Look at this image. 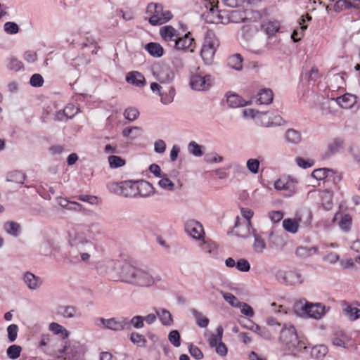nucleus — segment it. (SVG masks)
I'll return each instance as SVG.
<instances>
[{
	"instance_id": "obj_12",
	"label": "nucleus",
	"mask_w": 360,
	"mask_h": 360,
	"mask_svg": "<svg viewBox=\"0 0 360 360\" xmlns=\"http://www.w3.org/2000/svg\"><path fill=\"white\" fill-rule=\"evenodd\" d=\"M122 195L126 198H136L143 196L139 188V181H122Z\"/></svg>"
},
{
	"instance_id": "obj_23",
	"label": "nucleus",
	"mask_w": 360,
	"mask_h": 360,
	"mask_svg": "<svg viewBox=\"0 0 360 360\" xmlns=\"http://www.w3.org/2000/svg\"><path fill=\"white\" fill-rule=\"evenodd\" d=\"M72 231L73 232L69 233L70 237L69 240L70 246L80 243H86V242H91L86 238V233L84 231H77L76 229H73Z\"/></svg>"
},
{
	"instance_id": "obj_26",
	"label": "nucleus",
	"mask_w": 360,
	"mask_h": 360,
	"mask_svg": "<svg viewBox=\"0 0 360 360\" xmlns=\"http://www.w3.org/2000/svg\"><path fill=\"white\" fill-rule=\"evenodd\" d=\"M172 17L173 15L169 11H164L162 8L160 18L153 16L148 18V22L151 25H160L170 20Z\"/></svg>"
},
{
	"instance_id": "obj_44",
	"label": "nucleus",
	"mask_w": 360,
	"mask_h": 360,
	"mask_svg": "<svg viewBox=\"0 0 360 360\" xmlns=\"http://www.w3.org/2000/svg\"><path fill=\"white\" fill-rule=\"evenodd\" d=\"M328 353V348L323 345L314 346L311 351V355L314 359H321L324 357Z\"/></svg>"
},
{
	"instance_id": "obj_31",
	"label": "nucleus",
	"mask_w": 360,
	"mask_h": 360,
	"mask_svg": "<svg viewBox=\"0 0 360 360\" xmlns=\"http://www.w3.org/2000/svg\"><path fill=\"white\" fill-rule=\"evenodd\" d=\"M280 28V24L278 21H267L262 25V30L265 32L268 37L274 36Z\"/></svg>"
},
{
	"instance_id": "obj_18",
	"label": "nucleus",
	"mask_w": 360,
	"mask_h": 360,
	"mask_svg": "<svg viewBox=\"0 0 360 360\" xmlns=\"http://www.w3.org/2000/svg\"><path fill=\"white\" fill-rule=\"evenodd\" d=\"M352 8H360V0H338L334 4L333 9L335 12L339 13Z\"/></svg>"
},
{
	"instance_id": "obj_10",
	"label": "nucleus",
	"mask_w": 360,
	"mask_h": 360,
	"mask_svg": "<svg viewBox=\"0 0 360 360\" xmlns=\"http://www.w3.org/2000/svg\"><path fill=\"white\" fill-rule=\"evenodd\" d=\"M153 75L160 83H170L175 77L174 72L167 65L157 66L153 71Z\"/></svg>"
},
{
	"instance_id": "obj_30",
	"label": "nucleus",
	"mask_w": 360,
	"mask_h": 360,
	"mask_svg": "<svg viewBox=\"0 0 360 360\" xmlns=\"http://www.w3.org/2000/svg\"><path fill=\"white\" fill-rule=\"evenodd\" d=\"M144 48L151 56L155 58H160L164 54L162 46L157 42H149Z\"/></svg>"
},
{
	"instance_id": "obj_53",
	"label": "nucleus",
	"mask_w": 360,
	"mask_h": 360,
	"mask_svg": "<svg viewBox=\"0 0 360 360\" xmlns=\"http://www.w3.org/2000/svg\"><path fill=\"white\" fill-rule=\"evenodd\" d=\"M52 248V241L49 239H46L41 243L39 252L42 255L49 256L51 254Z\"/></svg>"
},
{
	"instance_id": "obj_49",
	"label": "nucleus",
	"mask_w": 360,
	"mask_h": 360,
	"mask_svg": "<svg viewBox=\"0 0 360 360\" xmlns=\"http://www.w3.org/2000/svg\"><path fill=\"white\" fill-rule=\"evenodd\" d=\"M344 314L352 320H356L360 317V309L356 307H352L349 305L345 306L343 309Z\"/></svg>"
},
{
	"instance_id": "obj_59",
	"label": "nucleus",
	"mask_w": 360,
	"mask_h": 360,
	"mask_svg": "<svg viewBox=\"0 0 360 360\" xmlns=\"http://www.w3.org/2000/svg\"><path fill=\"white\" fill-rule=\"evenodd\" d=\"M66 113V120L72 119L75 115L79 112V108L72 103H68L64 108Z\"/></svg>"
},
{
	"instance_id": "obj_36",
	"label": "nucleus",
	"mask_w": 360,
	"mask_h": 360,
	"mask_svg": "<svg viewBox=\"0 0 360 360\" xmlns=\"http://www.w3.org/2000/svg\"><path fill=\"white\" fill-rule=\"evenodd\" d=\"M142 133V129L139 127H129L122 129V134L123 137L134 140L140 136Z\"/></svg>"
},
{
	"instance_id": "obj_7",
	"label": "nucleus",
	"mask_w": 360,
	"mask_h": 360,
	"mask_svg": "<svg viewBox=\"0 0 360 360\" xmlns=\"http://www.w3.org/2000/svg\"><path fill=\"white\" fill-rule=\"evenodd\" d=\"M190 86L192 89L196 91H206L212 85V78L210 75H202L195 73L190 78Z\"/></svg>"
},
{
	"instance_id": "obj_43",
	"label": "nucleus",
	"mask_w": 360,
	"mask_h": 360,
	"mask_svg": "<svg viewBox=\"0 0 360 360\" xmlns=\"http://www.w3.org/2000/svg\"><path fill=\"white\" fill-rule=\"evenodd\" d=\"M224 4L231 8L245 7L255 4L257 0H223Z\"/></svg>"
},
{
	"instance_id": "obj_17",
	"label": "nucleus",
	"mask_w": 360,
	"mask_h": 360,
	"mask_svg": "<svg viewBox=\"0 0 360 360\" xmlns=\"http://www.w3.org/2000/svg\"><path fill=\"white\" fill-rule=\"evenodd\" d=\"M344 146L345 141L342 138L335 137L331 139L328 143L326 156L328 157L335 154L339 150L343 149Z\"/></svg>"
},
{
	"instance_id": "obj_38",
	"label": "nucleus",
	"mask_w": 360,
	"mask_h": 360,
	"mask_svg": "<svg viewBox=\"0 0 360 360\" xmlns=\"http://www.w3.org/2000/svg\"><path fill=\"white\" fill-rule=\"evenodd\" d=\"M190 311L196 321V324L199 327L206 328L208 326L210 323V320L208 318L203 316L201 312L198 311L197 309L194 308L191 309Z\"/></svg>"
},
{
	"instance_id": "obj_5",
	"label": "nucleus",
	"mask_w": 360,
	"mask_h": 360,
	"mask_svg": "<svg viewBox=\"0 0 360 360\" xmlns=\"http://www.w3.org/2000/svg\"><path fill=\"white\" fill-rule=\"evenodd\" d=\"M241 214L246 219V221L240 224L239 217H236L235 235L242 238H247L251 236V230L253 229L250 222V219L253 217V212L248 208H242Z\"/></svg>"
},
{
	"instance_id": "obj_61",
	"label": "nucleus",
	"mask_w": 360,
	"mask_h": 360,
	"mask_svg": "<svg viewBox=\"0 0 360 360\" xmlns=\"http://www.w3.org/2000/svg\"><path fill=\"white\" fill-rule=\"evenodd\" d=\"M7 67L11 70L18 72L23 69V64L16 58H11Z\"/></svg>"
},
{
	"instance_id": "obj_11",
	"label": "nucleus",
	"mask_w": 360,
	"mask_h": 360,
	"mask_svg": "<svg viewBox=\"0 0 360 360\" xmlns=\"http://www.w3.org/2000/svg\"><path fill=\"white\" fill-rule=\"evenodd\" d=\"M186 233L195 240L204 238V229L202 224L194 219L188 220L184 226Z\"/></svg>"
},
{
	"instance_id": "obj_57",
	"label": "nucleus",
	"mask_w": 360,
	"mask_h": 360,
	"mask_svg": "<svg viewBox=\"0 0 360 360\" xmlns=\"http://www.w3.org/2000/svg\"><path fill=\"white\" fill-rule=\"evenodd\" d=\"M161 179L158 181V185L164 188L169 191H173L174 188V184L167 177L166 174H163L160 177Z\"/></svg>"
},
{
	"instance_id": "obj_20",
	"label": "nucleus",
	"mask_w": 360,
	"mask_h": 360,
	"mask_svg": "<svg viewBox=\"0 0 360 360\" xmlns=\"http://www.w3.org/2000/svg\"><path fill=\"white\" fill-rule=\"evenodd\" d=\"M311 20V16L309 14H306L305 15H302L300 19L298 20V24L300 28H296L294 30V42H296L301 39V38L304 36V31L307 28V25L306 24L307 21H310Z\"/></svg>"
},
{
	"instance_id": "obj_52",
	"label": "nucleus",
	"mask_w": 360,
	"mask_h": 360,
	"mask_svg": "<svg viewBox=\"0 0 360 360\" xmlns=\"http://www.w3.org/2000/svg\"><path fill=\"white\" fill-rule=\"evenodd\" d=\"M260 161L259 159L250 158L246 162V167L250 172L257 174L259 172Z\"/></svg>"
},
{
	"instance_id": "obj_35",
	"label": "nucleus",
	"mask_w": 360,
	"mask_h": 360,
	"mask_svg": "<svg viewBox=\"0 0 360 360\" xmlns=\"http://www.w3.org/2000/svg\"><path fill=\"white\" fill-rule=\"evenodd\" d=\"M248 11V10H245V11H232L230 12L229 15V19L226 22H224V21H221L222 23H226L228 22H235V23H238V22H245V20L247 19V15H246V12Z\"/></svg>"
},
{
	"instance_id": "obj_54",
	"label": "nucleus",
	"mask_w": 360,
	"mask_h": 360,
	"mask_svg": "<svg viewBox=\"0 0 360 360\" xmlns=\"http://www.w3.org/2000/svg\"><path fill=\"white\" fill-rule=\"evenodd\" d=\"M168 340L175 347H179L181 345V335L177 330H172L169 332Z\"/></svg>"
},
{
	"instance_id": "obj_50",
	"label": "nucleus",
	"mask_w": 360,
	"mask_h": 360,
	"mask_svg": "<svg viewBox=\"0 0 360 360\" xmlns=\"http://www.w3.org/2000/svg\"><path fill=\"white\" fill-rule=\"evenodd\" d=\"M21 352L22 347L20 345H12L8 347L6 354L9 359L15 360L20 356Z\"/></svg>"
},
{
	"instance_id": "obj_3",
	"label": "nucleus",
	"mask_w": 360,
	"mask_h": 360,
	"mask_svg": "<svg viewBox=\"0 0 360 360\" xmlns=\"http://www.w3.org/2000/svg\"><path fill=\"white\" fill-rule=\"evenodd\" d=\"M219 45L218 39L212 30H208L205 36L200 56L205 64L210 65L214 60L217 47Z\"/></svg>"
},
{
	"instance_id": "obj_62",
	"label": "nucleus",
	"mask_w": 360,
	"mask_h": 360,
	"mask_svg": "<svg viewBox=\"0 0 360 360\" xmlns=\"http://www.w3.org/2000/svg\"><path fill=\"white\" fill-rule=\"evenodd\" d=\"M108 191L114 194L122 195V184L120 182H110L107 185Z\"/></svg>"
},
{
	"instance_id": "obj_15",
	"label": "nucleus",
	"mask_w": 360,
	"mask_h": 360,
	"mask_svg": "<svg viewBox=\"0 0 360 360\" xmlns=\"http://www.w3.org/2000/svg\"><path fill=\"white\" fill-rule=\"evenodd\" d=\"M226 102L230 108H236L248 105L251 101H246L237 94L228 92L226 94Z\"/></svg>"
},
{
	"instance_id": "obj_22",
	"label": "nucleus",
	"mask_w": 360,
	"mask_h": 360,
	"mask_svg": "<svg viewBox=\"0 0 360 360\" xmlns=\"http://www.w3.org/2000/svg\"><path fill=\"white\" fill-rule=\"evenodd\" d=\"M335 172L333 169L328 168H319L313 171L311 176L316 180H335Z\"/></svg>"
},
{
	"instance_id": "obj_9",
	"label": "nucleus",
	"mask_w": 360,
	"mask_h": 360,
	"mask_svg": "<svg viewBox=\"0 0 360 360\" xmlns=\"http://www.w3.org/2000/svg\"><path fill=\"white\" fill-rule=\"evenodd\" d=\"M312 214L309 208L304 207L297 211L294 217V233L299 227H305L311 224Z\"/></svg>"
},
{
	"instance_id": "obj_1",
	"label": "nucleus",
	"mask_w": 360,
	"mask_h": 360,
	"mask_svg": "<svg viewBox=\"0 0 360 360\" xmlns=\"http://www.w3.org/2000/svg\"><path fill=\"white\" fill-rule=\"evenodd\" d=\"M107 268L106 273L110 278L138 286L148 287L161 280L160 276L153 277L148 272L127 262L110 261Z\"/></svg>"
},
{
	"instance_id": "obj_55",
	"label": "nucleus",
	"mask_w": 360,
	"mask_h": 360,
	"mask_svg": "<svg viewBox=\"0 0 360 360\" xmlns=\"http://www.w3.org/2000/svg\"><path fill=\"white\" fill-rule=\"evenodd\" d=\"M237 307L240 308V312L246 316L252 317L255 312L251 306L243 302H238Z\"/></svg>"
},
{
	"instance_id": "obj_56",
	"label": "nucleus",
	"mask_w": 360,
	"mask_h": 360,
	"mask_svg": "<svg viewBox=\"0 0 360 360\" xmlns=\"http://www.w3.org/2000/svg\"><path fill=\"white\" fill-rule=\"evenodd\" d=\"M108 162L111 168H118L125 165V160L121 157L117 155L109 156Z\"/></svg>"
},
{
	"instance_id": "obj_46",
	"label": "nucleus",
	"mask_w": 360,
	"mask_h": 360,
	"mask_svg": "<svg viewBox=\"0 0 360 360\" xmlns=\"http://www.w3.org/2000/svg\"><path fill=\"white\" fill-rule=\"evenodd\" d=\"M318 249L316 247L306 248L299 247L296 250V255L301 257H308L313 255L316 254Z\"/></svg>"
},
{
	"instance_id": "obj_41",
	"label": "nucleus",
	"mask_w": 360,
	"mask_h": 360,
	"mask_svg": "<svg viewBox=\"0 0 360 360\" xmlns=\"http://www.w3.org/2000/svg\"><path fill=\"white\" fill-rule=\"evenodd\" d=\"M162 4L152 2L148 4L146 13L148 15H149V18L155 16L160 18V13L162 12Z\"/></svg>"
},
{
	"instance_id": "obj_28",
	"label": "nucleus",
	"mask_w": 360,
	"mask_h": 360,
	"mask_svg": "<svg viewBox=\"0 0 360 360\" xmlns=\"http://www.w3.org/2000/svg\"><path fill=\"white\" fill-rule=\"evenodd\" d=\"M257 103L268 105L273 101L274 94L270 89H262L257 94Z\"/></svg>"
},
{
	"instance_id": "obj_33",
	"label": "nucleus",
	"mask_w": 360,
	"mask_h": 360,
	"mask_svg": "<svg viewBox=\"0 0 360 360\" xmlns=\"http://www.w3.org/2000/svg\"><path fill=\"white\" fill-rule=\"evenodd\" d=\"M251 236H252L255 238V241L253 243L254 250L257 253L263 252L264 250L266 248V243L264 239L261 237L259 234L257 233V231L255 229H252Z\"/></svg>"
},
{
	"instance_id": "obj_39",
	"label": "nucleus",
	"mask_w": 360,
	"mask_h": 360,
	"mask_svg": "<svg viewBox=\"0 0 360 360\" xmlns=\"http://www.w3.org/2000/svg\"><path fill=\"white\" fill-rule=\"evenodd\" d=\"M243 58L240 54H234L228 59L229 65L236 70H240L243 68Z\"/></svg>"
},
{
	"instance_id": "obj_29",
	"label": "nucleus",
	"mask_w": 360,
	"mask_h": 360,
	"mask_svg": "<svg viewBox=\"0 0 360 360\" xmlns=\"http://www.w3.org/2000/svg\"><path fill=\"white\" fill-rule=\"evenodd\" d=\"M203 242L200 245L201 250L211 257H216L218 255L217 246L212 240L202 238Z\"/></svg>"
},
{
	"instance_id": "obj_32",
	"label": "nucleus",
	"mask_w": 360,
	"mask_h": 360,
	"mask_svg": "<svg viewBox=\"0 0 360 360\" xmlns=\"http://www.w3.org/2000/svg\"><path fill=\"white\" fill-rule=\"evenodd\" d=\"M4 229L8 234L15 238L18 237L21 233L20 225L15 221H8L4 223Z\"/></svg>"
},
{
	"instance_id": "obj_58",
	"label": "nucleus",
	"mask_w": 360,
	"mask_h": 360,
	"mask_svg": "<svg viewBox=\"0 0 360 360\" xmlns=\"http://www.w3.org/2000/svg\"><path fill=\"white\" fill-rule=\"evenodd\" d=\"M139 110L135 108H128L124 112V116L127 120L132 122L138 118Z\"/></svg>"
},
{
	"instance_id": "obj_19",
	"label": "nucleus",
	"mask_w": 360,
	"mask_h": 360,
	"mask_svg": "<svg viewBox=\"0 0 360 360\" xmlns=\"http://www.w3.org/2000/svg\"><path fill=\"white\" fill-rule=\"evenodd\" d=\"M126 81L138 87H143L146 83L144 76L138 71L129 72L126 76Z\"/></svg>"
},
{
	"instance_id": "obj_64",
	"label": "nucleus",
	"mask_w": 360,
	"mask_h": 360,
	"mask_svg": "<svg viewBox=\"0 0 360 360\" xmlns=\"http://www.w3.org/2000/svg\"><path fill=\"white\" fill-rule=\"evenodd\" d=\"M289 182L288 179L285 176L278 179L274 183V188L277 191H284L289 188Z\"/></svg>"
},
{
	"instance_id": "obj_2",
	"label": "nucleus",
	"mask_w": 360,
	"mask_h": 360,
	"mask_svg": "<svg viewBox=\"0 0 360 360\" xmlns=\"http://www.w3.org/2000/svg\"><path fill=\"white\" fill-rule=\"evenodd\" d=\"M326 312V306L320 302H309L304 299L294 303V313L302 318L320 320Z\"/></svg>"
},
{
	"instance_id": "obj_6",
	"label": "nucleus",
	"mask_w": 360,
	"mask_h": 360,
	"mask_svg": "<svg viewBox=\"0 0 360 360\" xmlns=\"http://www.w3.org/2000/svg\"><path fill=\"white\" fill-rule=\"evenodd\" d=\"M95 324L96 326H103L104 328L111 330L113 331H121L127 330V318H97L95 320Z\"/></svg>"
},
{
	"instance_id": "obj_63",
	"label": "nucleus",
	"mask_w": 360,
	"mask_h": 360,
	"mask_svg": "<svg viewBox=\"0 0 360 360\" xmlns=\"http://www.w3.org/2000/svg\"><path fill=\"white\" fill-rule=\"evenodd\" d=\"M4 31L9 34H17L20 30L19 26L14 22H6L4 24Z\"/></svg>"
},
{
	"instance_id": "obj_13",
	"label": "nucleus",
	"mask_w": 360,
	"mask_h": 360,
	"mask_svg": "<svg viewBox=\"0 0 360 360\" xmlns=\"http://www.w3.org/2000/svg\"><path fill=\"white\" fill-rule=\"evenodd\" d=\"M193 43H195V40L192 37L191 32H188L182 37L178 35L174 43L172 44V47L179 51L186 50L191 47Z\"/></svg>"
},
{
	"instance_id": "obj_4",
	"label": "nucleus",
	"mask_w": 360,
	"mask_h": 360,
	"mask_svg": "<svg viewBox=\"0 0 360 360\" xmlns=\"http://www.w3.org/2000/svg\"><path fill=\"white\" fill-rule=\"evenodd\" d=\"M94 249V245L92 242L71 245L68 252V259L72 263H79L82 261L87 262L90 259L91 252Z\"/></svg>"
},
{
	"instance_id": "obj_48",
	"label": "nucleus",
	"mask_w": 360,
	"mask_h": 360,
	"mask_svg": "<svg viewBox=\"0 0 360 360\" xmlns=\"http://www.w3.org/2000/svg\"><path fill=\"white\" fill-rule=\"evenodd\" d=\"M127 330L130 328V326H133L136 329L142 328L144 326L143 316L136 315L133 316L130 320L127 318Z\"/></svg>"
},
{
	"instance_id": "obj_8",
	"label": "nucleus",
	"mask_w": 360,
	"mask_h": 360,
	"mask_svg": "<svg viewBox=\"0 0 360 360\" xmlns=\"http://www.w3.org/2000/svg\"><path fill=\"white\" fill-rule=\"evenodd\" d=\"M224 329L221 326H219L216 329V334H212L209 338V344L211 347H216V352L224 356L227 354V347L224 343L221 342Z\"/></svg>"
},
{
	"instance_id": "obj_47",
	"label": "nucleus",
	"mask_w": 360,
	"mask_h": 360,
	"mask_svg": "<svg viewBox=\"0 0 360 360\" xmlns=\"http://www.w3.org/2000/svg\"><path fill=\"white\" fill-rule=\"evenodd\" d=\"M130 340L133 342V344L141 347H145L147 342L145 336L137 332H132L131 333Z\"/></svg>"
},
{
	"instance_id": "obj_14",
	"label": "nucleus",
	"mask_w": 360,
	"mask_h": 360,
	"mask_svg": "<svg viewBox=\"0 0 360 360\" xmlns=\"http://www.w3.org/2000/svg\"><path fill=\"white\" fill-rule=\"evenodd\" d=\"M160 35L162 39L167 41L169 46L174 43L179 33L178 31L171 25H166L160 28Z\"/></svg>"
},
{
	"instance_id": "obj_16",
	"label": "nucleus",
	"mask_w": 360,
	"mask_h": 360,
	"mask_svg": "<svg viewBox=\"0 0 360 360\" xmlns=\"http://www.w3.org/2000/svg\"><path fill=\"white\" fill-rule=\"evenodd\" d=\"M279 339L285 345L286 348L290 349L292 342V324H284L281 330Z\"/></svg>"
},
{
	"instance_id": "obj_24",
	"label": "nucleus",
	"mask_w": 360,
	"mask_h": 360,
	"mask_svg": "<svg viewBox=\"0 0 360 360\" xmlns=\"http://www.w3.org/2000/svg\"><path fill=\"white\" fill-rule=\"evenodd\" d=\"M337 103L345 109H349L356 103V96L350 94H345L336 98Z\"/></svg>"
},
{
	"instance_id": "obj_51",
	"label": "nucleus",
	"mask_w": 360,
	"mask_h": 360,
	"mask_svg": "<svg viewBox=\"0 0 360 360\" xmlns=\"http://www.w3.org/2000/svg\"><path fill=\"white\" fill-rule=\"evenodd\" d=\"M159 96L161 98V102L163 104L167 105L171 103L175 96V89L174 87H170L169 89V92L166 94H163L162 92L159 93Z\"/></svg>"
},
{
	"instance_id": "obj_60",
	"label": "nucleus",
	"mask_w": 360,
	"mask_h": 360,
	"mask_svg": "<svg viewBox=\"0 0 360 360\" xmlns=\"http://www.w3.org/2000/svg\"><path fill=\"white\" fill-rule=\"evenodd\" d=\"M18 326L16 324H11L7 328L8 339L10 342H13L18 336Z\"/></svg>"
},
{
	"instance_id": "obj_34",
	"label": "nucleus",
	"mask_w": 360,
	"mask_h": 360,
	"mask_svg": "<svg viewBox=\"0 0 360 360\" xmlns=\"http://www.w3.org/2000/svg\"><path fill=\"white\" fill-rule=\"evenodd\" d=\"M58 313L65 318H74L81 316L78 309L73 306H61L58 308Z\"/></svg>"
},
{
	"instance_id": "obj_21",
	"label": "nucleus",
	"mask_w": 360,
	"mask_h": 360,
	"mask_svg": "<svg viewBox=\"0 0 360 360\" xmlns=\"http://www.w3.org/2000/svg\"><path fill=\"white\" fill-rule=\"evenodd\" d=\"M23 281L30 290H36L41 285V278L30 271L24 274Z\"/></svg>"
},
{
	"instance_id": "obj_25",
	"label": "nucleus",
	"mask_w": 360,
	"mask_h": 360,
	"mask_svg": "<svg viewBox=\"0 0 360 360\" xmlns=\"http://www.w3.org/2000/svg\"><path fill=\"white\" fill-rule=\"evenodd\" d=\"M319 198H321V205L326 210H330L333 206V192L328 190L319 191Z\"/></svg>"
},
{
	"instance_id": "obj_45",
	"label": "nucleus",
	"mask_w": 360,
	"mask_h": 360,
	"mask_svg": "<svg viewBox=\"0 0 360 360\" xmlns=\"http://www.w3.org/2000/svg\"><path fill=\"white\" fill-rule=\"evenodd\" d=\"M250 330L259 335L265 339L271 338V333L269 330L265 327H262L253 322H251V326L248 327Z\"/></svg>"
},
{
	"instance_id": "obj_40",
	"label": "nucleus",
	"mask_w": 360,
	"mask_h": 360,
	"mask_svg": "<svg viewBox=\"0 0 360 360\" xmlns=\"http://www.w3.org/2000/svg\"><path fill=\"white\" fill-rule=\"evenodd\" d=\"M49 330L56 335H60L63 340L68 338L69 335L68 331L63 326L55 322L50 323Z\"/></svg>"
},
{
	"instance_id": "obj_37",
	"label": "nucleus",
	"mask_w": 360,
	"mask_h": 360,
	"mask_svg": "<svg viewBox=\"0 0 360 360\" xmlns=\"http://www.w3.org/2000/svg\"><path fill=\"white\" fill-rule=\"evenodd\" d=\"M25 177L26 176L23 172L21 171L15 170L7 174L6 180L8 181L22 184H24Z\"/></svg>"
},
{
	"instance_id": "obj_27",
	"label": "nucleus",
	"mask_w": 360,
	"mask_h": 360,
	"mask_svg": "<svg viewBox=\"0 0 360 360\" xmlns=\"http://www.w3.org/2000/svg\"><path fill=\"white\" fill-rule=\"evenodd\" d=\"M157 317L161 323L165 326H169L173 324V318L171 313L165 309H155Z\"/></svg>"
},
{
	"instance_id": "obj_42",
	"label": "nucleus",
	"mask_w": 360,
	"mask_h": 360,
	"mask_svg": "<svg viewBox=\"0 0 360 360\" xmlns=\"http://www.w3.org/2000/svg\"><path fill=\"white\" fill-rule=\"evenodd\" d=\"M205 148L202 145L192 141L188 145V152L195 157H201L204 154Z\"/></svg>"
}]
</instances>
